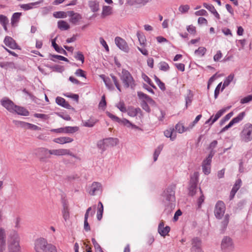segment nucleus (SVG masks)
Returning <instances> with one entry per match:
<instances>
[{"instance_id": "obj_1", "label": "nucleus", "mask_w": 252, "mask_h": 252, "mask_svg": "<svg viewBox=\"0 0 252 252\" xmlns=\"http://www.w3.org/2000/svg\"><path fill=\"white\" fill-rule=\"evenodd\" d=\"M175 187L170 186L167 188L163 192L162 201L165 205L173 209L175 207Z\"/></svg>"}, {"instance_id": "obj_2", "label": "nucleus", "mask_w": 252, "mask_h": 252, "mask_svg": "<svg viewBox=\"0 0 252 252\" xmlns=\"http://www.w3.org/2000/svg\"><path fill=\"white\" fill-rule=\"evenodd\" d=\"M20 237L17 232H12L8 237L7 252H21Z\"/></svg>"}, {"instance_id": "obj_3", "label": "nucleus", "mask_w": 252, "mask_h": 252, "mask_svg": "<svg viewBox=\"0 0 252 252\" xmlns=\"http://www.w3.org/2000/svg\"><path fill=\"white\" fill-rule=\"evenodd\" d=\"M120 78L122 81L124 86L127 88L130 87L133 89L135 86L134 80L130 72L125 69H123Z\"/></svg>"}, {"instance_id": "obj_4", "label": "nucleus", "mask_w": 252, "mask_h": 252, "mask_svg": "<svg viewBox=\"0 0 252 252\" xmlns=\"http://www.w3.org/2000/svg\"><path fill=\"white\" fill-rule=\"evenodd\" d=\"M242 141L249 142L252 140V124L247 123L244 125L242 130L240 133Z\"/></svg>"}, {"instance_id": "obj_5", "label": "nucleus", "mask_w": 252, "mask_h": 252, "mask_svg": "<svg viewBox=\"0 0 252 252\" xmlns=\"http://www.w3.org/2000/svg\"><path fill=\"white\" fill-rule=\"evenodd\" d=\"M221 250L223 252H231L234 248L232 240L229 237H224L221 243Z\"/></svg>"}, {"instance_id": "obj_6", "label": "nucleus", "mask_w": 252, "mask_h": 252, "mask_svg": "<svg viewBox=\"0 0 252 252\" xmlns=\"http://www.w3.org/2000/svg\"><path fill=\"white\" fill-rule=\"evenodd\" d=\"M225 211V205L222 201H218L216 204L214 214L218 219H220L224 215Z\"/></svg>"}, {"instance_id": "obj_7", "label": "nucleus", "mask_w": 252, "mask_h": 252, "mask_svg": "<svg viewBox=\"0 0 252 252\" xmlns=\"http://www.w3.org/2000/svg\"><path fill=\"white\" fill-rule=\"evenodd\" d=\"M47 241L44 238H40L34 242V249L36 252H44Z\"/></svg>"}, {"instance_id": "obj_8", "label": "nucleus", "mask_w": 252, "mask_h": 252, "mask_svg": "<svg viewBox=\"0 0 252 252\" xmlns=\"http://www.w3.org/2000/svg\"><path fill=\"white\" fill-rule=\"evenodd\" d=\"M33 154L40 158V160H43L45 158H49V150L44 148H38L35 149L33 151Z\"/></svg>"}, {"instance_id": "obj_9", "label": "nucleus", "mask_w": 252, "mask_h": 252, "mask_svg": "<svg viewBox=\"0 0 252 252\" xmlns=\"http://www.w3.org/2000/svg\"><path fill=\"white\" fill-rule=\"evenodd\" d=\"M95 212V206H94L93 207H90L88 208L86 211V212L85 214L84 217V229L86 231L90 230V227L88 222V219L89 216V214L91 216H93Z\"/></svg>"}, {"instance_id": "obj_10", "label": "nucleus", "mask_w": 252, "mask_h": 252, "mask_svg": "<svg viewBox=\"0 0 252 252\" xmlns=\"http://www.w3.org/2000/svg\"><path fill=\"white\" fill-rule=\"evenodd\" d=\"M245 116V113L244 112H242L238 114V115L235 118H233L229 123L224 126L221 130V132L227 130L228 128L231 127L233 125L235 124L238 123L241 121L243 120L244 116Z\"/></svg>"}, {"instance_id": "obj_11", "label": "nucleus", "mask_w": 252, "mask_h": 252, "mask_svg": "<svg viewBox=\"0 0 252 252\" xmlns=\"http://www.w3.org/2000/svg\"><path fill=\"white\" fill-rule=\"evenodd\" d=\"M115 42L117 47L121 50L125 52H128L129 47L126 41L120 37H116L115 39Z\"/></svg>"}, {"instance_id": "obj_12", "label": "nucleus", "mask_w": 252, "mask_h": 252, "mask_svg": "<svg viewBox=\"0 0 252 252\" xmlns=\"http://www.w3.org/2000/svg\"><path fill=\"white\" fill-rule=\"evenodd\" d=\"M6 248V233L3 227H0V252H3Z\"/></svg>"}, {"instance_id": "obj_13", "label": "nucleus", "mask_w": 252, "mask_h": 252, "mask_svg": "<svg viewBox=\"0 0 252 252\" xmlns=\"http://www.w3.org/2000/svg\"><path fill=\"white\" fill-rule=\"evenodd\" d=\"M1 105L8 111L11 113L14 112V109L15 107V105L11 100L8 98H4L1 100Z\"/></svg>"}, {"instance_id": "obj_14", "label": "nucleus", "mask_w": 252, "mask_h": 252, "mask_svg": "<svg viewBox=\"0 0 252 252\" xmlns=\"http://www.w3.org/2000/svg\"><path fill=\"white\" fill-rule=\"evenodd\" d=\"M101 184L97 182H93L89 188L88 192L91 195H94L98 191L101 189Z\"/></svg>"}, {"instance_id": "obj_15", "label": "nucleus", "mask_w": 252, "mask_h": 252, "mask_svg": "<svg viewBox=\"0 0 252 252\" xmlns=\"http://www.w3.org/2000/svg\"><path fill=\"white\" fill-rule=\"evenodd\" d=\"M67 13L68 16L70 17V22L74 25H76L82 18V16L80 14L75 13L73 11H68L67 12Z\"/></svg>"}, {"instance_id": "obj_16", "label": "nucleus", "mask_w": 252, "mask_h": 252, "mask_svg": "<svg viewBox=\"0 0 252 252\" xmlns=\"http://www.w3.org/2000/svg\"><path fill=\"white\" fill-rule=\"evenodd\" d=\"M137 95L139 99L142 100V102H148L149 104L153 105L155 104V102L151 97L141 92H138L137 93Z\"/></svg>"}, {"instance_id": "obj_17", "label": "nucleus", "mask_w": 252, "mask_h": 252, "mask_svg": "<svg viewBox=\"0 0 252 252\" xmlns=\"http://www.w3.org/2000/svg\"><path fill=\"white\" fill-rule=\"evenodd\" d=\"M170 228L168 226L164 227V222L161 221L159 223L158 227V231L162 236H166L170 231Z\"/></svg>"}, {"instance_id": "obj_18", "label": "nucleus", "mask_w": 252, "mask_h": 252, "mask_svg": "<svg viewBox=\"0 0 252 252\" xmlns=\"http://www.w3.org/2000/svg\"><path fill=\"white\" fill-rule=\"evenodd\" d=\"M4 44L9 48L15 49L18 48V45L15 41L10 36H6L4 40Z\"/></svg>"}, {"instance_id": "obj_19", "label": "nucleus", "mask_w": 252, "mask_h": 252, "mask_svg": "<svg viewBox=\"0 0 252 252\" xmlns=\"http://www.w3.org/2000/svg\"><path fill=\"white\" fill-rule=\"evenodd\" d=\"M53 141L54 142L58 144H64L72 142L73 141V139L69 137H61L55 138Z\"/></svg>"}, {"instance_id": "obj_20", "label": "nucleus", "mask_w": 252, "mask_h": 252, "mask_svg": "<svg viewBox=\"0 0 252 252\" xmlns=\"http://www.w3.org/2000/svg\"><path fill=\"white\" fill-rule=\"evenodd\" d=\"M165 136L170 138L171 141H174L176 138V133L173 128H170L164 132Z\"/></svg>"}, {"instance_id": "obj_21", "label": "nucleus", "mask_w": 252, "mask_h": 252, "mask_svg": "<svg viewBox=\"0 0 252 252\" xmlns=\"http://www.w3.org/2000/svg\"><path fill=\"white\" fill-rule=\"evenodd\" d=\"M56 103L62 107L67 108V109H71L72 108L71 106L69 104V103L65 101V100L61 97L58 96L56 98Z\"/></svg>"}, {"instance_id": "obj_22", "label": "nucleus", "mask_w": 252, "mask_h": 252, "mask_svg": "<svg viewBox=\"0 0 252 252\" xmlns=\"http://www.w3.org/2000/svg\"><path fill=\"white\" fill-rule=\"evenodd\" d=\"M22 14L20 12L14 13L11 17V24L12 27H16L19 22Z\"/></svg>"}, {"instance_id": "obj_23", "label": "nucleus", "mask_w": 252, "mask_h": 252, "mask_svg": "<svg viewBox=\"0 0 252 252\" xmlns=\"http://www.w3.org/2000/svg\"><path fill=\"white\" fill-rule=\"evenodd\" d=\"M140 111L141 109L139 108H135L132 106H129L127 109L126 112L129 116L134 117Z\"/></svg>"}, {"instance_id": "obj_24", "label": "nucleus", "mask_w": 252, "mask_h": 252, "mask_svg": "<svg viewBox=\"0 0 252 252\" xmlns=\"http://www.w3.org/2000/svg\"><path fill=\"white\" fill-rule=\"evenodd\" d=\"M14 112H16L19 115L25 116H28L29 114L28 111H27L26 109L17 105H15V107L14 109Z\"/></svg>"}, {"instance_id": "obj_25", "label": "nucleus", "mask_w": 252, "mask_h": 252, "mask_svg": "<svg viewBox=\"0 0 252 252\" xmlns=\"http://www.w3.org/2000/svg\"><path fill=\"white\" fill-rule=\"evenodd\" d=\"M65 155H69L78 160H80L81 159L79 157L73 154L69 150L66 149H60V156Z\"/></svg>"}, {"instance_id": "obj_26", "label": "nucleus", "mask_w": 252, "mask_h": 252, "mask_svg": "<svg viewBox=\"0 0 252 252\" xmlns=\"http://www.w3.org/2000/svg\"><path fill=\"white\" fill-rule=\"evenodd\" d=\"M230 107L229 106L226 108H223L219 110L216 113L214 118L213 119L212 122L210 124V125H213L215 122H216L223 115V114L226 111V110L229 109Z\"/></svg>"}, {"instance_id": "obj_27", "label": "nucleus", "mask_w": 252, "mask_h": 252, "mask_svg": "<svg viewBox=\"0 0 252 252\" xmlns=\"http://www.w3.org/2000/svg\"><path fill=\"white\" fill-rule=\"evenodd\" d=\"M106 142V146H114L117 145L119 143V140L116 138H108L105 139Z\"/></svg>"}, {"instance_id": "obj_28", "label": "nucleus", "mask_w": 252, "mask_h": 252, "mask_svg": "<svg viewBox=\"0 0 252 252\" xmlns=\"http://www.w3.org/2000/svg\"><path fill=\"white\" fill-rule=\"evenodd\" d=\"M215 154L214 151L211 150V152L208 156L202 162V165L211 166L212 159Z\"/></svg>"}, {"instance_id": "obj_29", "label": "nucleus", "mask_w": 252, "mask_h": 252, "mask_svg": "<svg viewBox=\"0 0 252 252\" xmlns=\"http://www.w3.org/2000/svg\"><path fill=\"white\" fill-rule=\"evenodd\" d=\"M234 78V74L231 73L225 78L221 88V91H222L226 87L228 86L230 84V83L233 81Z\"/></svg>"}, {"instance_id": "obj_30", "label": "nucleus", "mask_w": 252, "mask_h": 252, "mask_svg": "<svg viewBox=\"0 0 252 252\" xmlns=\"http://www.w3.org/2000/svg\"><path fill=\"white\" fill-rule=\"evenodd\" d=\"M100 77L103 79L106 87L110 90H113L114 89V87L113 84L111 82L110 78L108 77H105L104 75H101Z\"/></svg>"}, {"instance_id": "obj_31", "label": "nucleus", "mask_w": 252, "mask_h": 252, "mask_svg": "<svg viewBox=\"0 0 252 252\" xmlns=\"http://www.w3.org/2000/svg\"><path fill=\"white\" fill-rule=\"evenodd\" d=\"M103 213V206L102 203L99 201L98 203L97 211V219L98 220L102 219Z\"/></svg>"}, {"instance_id": "obj_32", "label": "nucleus", "mask_w": 252, "mask_h": 252, "mask_svg": "<svg viewBox=\"0 0 252 252\" xmlns=\"http://www.w3.org/2000/svg\"><path fill=\"white\" fill-rule=\"evenodd\" d=\"M58 27L61 30H67L70 28L69 25L66 21L63 20L58 21Z\"/></svg>"}, {"instance_id": "obj_33", "label": "nucleus", "mask_w": 252, "mask_h": 252, "mask_svg": "<svg viewBox=\"0 0 252 252\" xmlns=\"http://www.w3.org/2000/svg\"><path fill=\"white\" fill-rule=\"evenodd\" d=\"M112 8L110 6H103L102 8V11L101 13V16L105 17L107 16L110 15L112 14Z\"/></svg>"}, {"instance_id": "obj_34", "label": "nucleus", "mask_w": 252, "mask_h": 252, "mask_svg": "<svg viewBox=\"0 0 252 252\" xmlns=\"http://www.w3.org/2000/svg\"><path fill=\"white\" fill-rule=\"evenodd\" d=\"M22 126L26 127L28 128L33 129L34 130H40L41 128L36 125L25 122H20Z\"/></svg>"}, {"instance_id": "obj_35", "label": "nucleus", "mask_w": 252, "mask_h": 252, "mask_svg": "<svg viewBox=\"0 0 252 252\" xmlns=\"http://www.w3.org/2000/svg\"><path fill=\"white\" fill-rule=\"evenodd\" d=\"M229 215L228 214H226L220 223V228L221 230L224 231L226 229L229 222Z\"/></svg>"}, {"instance_id": "obj_36", "label": "nucleus", "mask_w": 252, "mask_h": 252, "mask_svg": "<svg viewBox=\"0 0 252 252\" xmlns=\"http://www.w3.org/2000/svg\"><path fill=\"white\" fill-rule=\"evenodd\" d=\"M56 38L52 41V44L55 50L59 53L66 55V51L61 47L59 46L55 42Z\"/></svg>"}, {"instance_id": "obj_37", "label": "nucleus", "mask_w": 252, "mask_h": 252, "mask_svg": "<svg viewBox=\"0 0 252 252\" xmlns=\"http://www.w3.org/2000/svg\"><path fill=\"white\" fill-rule=\"evenodd\" d=\"M198 182V173H194L193 175L190 178L189 186H192V188H196Z\"/></svg>"}, {"instance_id": "obj_38", "label": "nucleus", "mask_w": 252, "mask_h": 252, "mask_svg": "<svg viewBox=\"0 0 252 252\" xmlns=\"http://www.w3.org/2000/svg\"><path fill=\"white\" fill-rule=\"evenodd\" d=\"M79 130L78 126H65L63 127L64 133H73Z\"/></svg>"}, {"instance_id": "obj_39", "label": "nucleus", "mask_w": 252, "mask_h": 252, "mask_svg": "<svg viewBox=\"0 0 252 252\" xmlns=\"http://www.w3.org/2000/svg\"><path fill=\"white\" fill-rule=\"evenodd\" d=\"M14 66V63L12 62H0V67L3 68L5 69H7L8 68H12Z\"/></svg>"}, {"instance_id": "obj_40", "label": "nucleus", "mask_w": 252, "mask_h": 252, "mask_svg": "<svg viewBox=\"0 0 252 252\" xmlns=\"http://www.w3.org/2000/svg\"><path fill=\"white\" fill-rule=\"evenodd\" d=\"M89 5L93 12H96L99 10V3L96 1H91Z\"/></svg>"}, {"instance_id": "obj_41", "label": "nucleus", "mask_w": 252, "mask_h": 252, "mask_svg": "<svg viewBox=\"0 0 252 252\" xmlns=\"http://www.w3.org/2000/svg\"><path fill=\"white\" fill-rule=\"evenodd\" d=\"M206 49L204 47H200L194 51V54L200 57H203L206 52Z\"/></svg>"}, {"instance_id": "obj_42", "label": "nucleus", "mask_w": 252, "mask_h": 252, "mask_svg": "<svg viewBox=\"0 0 252 252\" xmlns=\"http://www.w3.org/2000/svg\"><path fill=\"white\" fill-rule=\"evenodd\" d=\"M44 252H57V250L55 246L47 242Z\"/></svg>"}, {"instance_id": "obj_43", "label": "nucleus", "mask_w": 252, "mask_h": 252, "mask_svg": "<svg viewBox=\"0 0 252 252\" xmlns=\"http://www.w3.org/2000/svg\"><path fill=\"white\" fill-rule=\"evenodd\" d=\"M137 36L140 45L145 46L146 42V39L145 35L139 32H137Z\"/></svg>"}, {"instance_id": "obj_44", "label": "nucleus", "mask_w": 252, "mask_h": 252, "mask_svg": "<svg viewBox=\"0 0 252 252\" xmlns=\"http://www.w3.org/2000/svg\"><path fill=\"white\" fill-rule=\"evenodd\" d=\"M163 149V145H160L158 146L155 150L154 153V161H156L158 159V157L161 151Z\"/></svg>"}, {"instance_id": "obj_45", "label": "nucleus", "mask_w": 252, "mask_h": 252, "mask_svg": "<svg viewBox=\"0 0 252 252\" xmlns=\"http://www.w3.org/2000/svg\"><path fill=\"white\" fill-rule=\"evenodd\" d=\"M39 2H32V3H28V4H23L21 5L20 7H21V8L24 9L25 10H28L32 9L34 5L39 4Z\"/></svg>"}, {"instance_id": "obj_46", "label": "nucleus", "mask_w": 252, "mask_h": 252, "mask_svg": "<svg viewBox=\"0 0 252 252\" xmlns=\"http://www.w3.org/2000/svg\"><path fill=\"white\" fill-rule=\"evenodd\" d=\"M67 13L63 11H57L53 13V16L56 18H65L67 16Z\"/></svg>"}, {"instance_id": "obj_47", "label": "nucleus", "mask_w": 252, "mask_h": 252, "mask_svg": "<svg viewBox=\"0 0 252 252\" xmlns=\"http://www.w3.org/2000/svg\"><path fill=\"white\" fill-rule=\"evenodd\" d=\"M116 107H117L122 112H126L127 111V108L123 101H121L119 103H117L116 104Z\"/></svg>"}, {"instance_id": "obj_48", "label": "nucleus", "mask_w": 252, "mask_h": 252, "mask_svg": "<svg viewBox=\"0 0 252 252\" xmlns=\"http://www.w3.org/2000/svg\"><path fill=\"white\" fill-rule=\"evenodd\" d=\"M96 119H90L84 123V126L86 127H93L96 123Z\"/></svg>"}, {"instance_id": "obj_49", "label": "nucleus", "mask_w": 252, "mask_h": 252, "mask_svg": "<svg viewBox=\"0 0 252 252\" xmlns=\"http://www.w3.org/2000/svg\"><path fill=\"white\" fill-rule=\"evenodd\" d=\"M159 68L162 71H166L169 70V66L167 63L165 62H161L159 63Z\"/></svg>"}, {"instance_id": "obj_50", "label": "nucleus", "mask_w": 252, "mask_h": 252, "mask_svg": "<svg viewBox=\"0 0 252 252\" xmlns=\"http://www.w3.org/2000/svg\"><path fill=\"white\" fill-rule=\"evenodd\" d=\"M118 123L126 126L127 127H130V125H131V123L125 118H123L122 119L119 118V120H118Z\"/></svg>"}, {"instance_id": "obj_51", "label": "nucleus", "mask_w": 252, "mask_h": 252, "mask_svg": "<svg viewBox=\"0 0 252 252\" xmlns=\"http://www.w3.org/2000/svg\"><path fill=\"white\" fill-rule=\"evenodd\" d=\"M97 146L99 149L102 150L103 151H105L107 148L105 139L99 141L97 142Z\"/></svg>"}, {"instance_id": "obj_52", "label": "nucleus", "mask_w": 252, "mask_h": 252, "mask_svg": "<svg viewBox=\"0 0 252 252\" xmlns=\"http://www.w3.org/2000/svg\"><path fill=\"white\" fill-rule=\"evenodd\" d=\"M175 129L180 133H182L185 131H187L186 127H184L181 124H177L175 126Z\"/></svg>"}, {"instance_id": "obj_53", "label": "nucleus", "mask_w": 252, "mask_h": 252, "mask_svg": "<svg viewBox=\"0 0 252 252\" xmlns=\"http://www.w3.org/2000/svg\"><path fill=\"white\" fill-rule=\"evenodd\" d=\"M242 184V181L241 179H239L237 180L235 182V183L233 186V187L232 189V190L237 192L238 189H240V188Z\"/></svg>"}, {"instance_id": "obj_54", "label": "nucleus", "mask_w": 252, "mask_h": 252, "mask_svg": "<svg viewBox=\"0 0 252 252\" xmlns=\"http://www.w3.org/2000/svg\"><path fill=\"white\" fill-rule=\"evenodd\" d=\"M92 241L93 244V245L94 246V247L95 248V252H103V251H102L100 246L97 243V242L96 241L95 239L94 238H93Z\"/></svg>"}, {"instance_id": "obj_55", "label": "nucleus", "mask_w": 252, "mask_h": 252, "mask_svg": "<svg viewBox=\"0 0 252 252\" xmlns=\"http://www.w3.org/2000/svg\"><path fill=\"white\" fill-rule=\"evenodd\" d=\"M192 247H196L197 249L199 248L200 246V240L197 238L192 239Z\"/></svg>"}, {"instance_id": "obj_56", "label": "nucleus", "mask_w": 252, "mask_h": 252, "mask_svg": "<svg viewBox=\"0 0 252 252\" xmlns=\"http://www.w3.org/2000/svg\"><path fill=\"white\" fill-rule=\"evenodd\" d=\"M189 9V6L188 5H182L179 7V10L182 13H185Z\"/></svg>"}, {"instance_id": "obj_57", "label": "nucleus", "mask_w": 252, "mask_h": 252, "mask_svg": "<svg viewBox=\"0 0 252 252\" xmlns=\"http://www.w3.org/2000/svg\"><path fill=\"white\" fill-rule=\"evenodd\" d=\"M106 105V102L105 100V96L103 95L102 96L101 100L98 104V107L99 108L104 110L105 108Z\"/></svg>"}, {"instance_id": "obj_58", "label": "nucleus", "mask_w": 252, "mask_h": 252, "mask_svg": "<svg viewBox=\"0 0 252 252\" xmlns=\"http://www.w3.org/2000/svg\"><path fill=\"white\" fill-rule=\"evenodd\" d=\"M142 78L143 79V80L145 82L148 83L151 86H152L154 88H156L155 86L152 83V81L150 79V78L147 75H146L145 74H143L142 75Z\"/></svg>"}, {"instance_id": "obj_59", "label": "nucleus", "mask_w": 252, "mask_h": 252, "mask_svg": "<svg viewBox=\"0 0 252 252\" xmlns=\"http://www.w3.org/2000/svg\"><path fill=\"white\" fill-rule=\"evenodd\" d=\"M203 6L210 11L212 14L216 10L215 7L212 4L204 3Z\"/></svg>"}, {"instance_id": "obj_60", "label": "nucleus", "mask_w": 252, "mask_h": 252, "mask_svg": "<svg viewBox=\"0 0 252 252\" xmlns=\"http://www.w3.org/2000/svg\"><path fill=\"white\" fill-rule=\"evenodd\" d=\"M75 58L77 60L81 61L82 63L84 62V57L83 54L80 52H77L75 55Z\"/></svg>"}, {"instance_id": "obj_61", "label": "nucleus", "mask_w": 252, "mask_h": 252, "mask_svg": "<svg viewBox=\"0 0 252 252\" xmlns=\"http://www.w3.org/2000/svg\"><path fill=\"white\" fill-rule=\"evenodd\" d=\"M148 103H149L147 102H141V106L145 111H146L148 113H150L151 112V109L148 106Z\"/></svg>"}, {"instance_id": "obj_62", "label": "nucleus", "mask_w": 252, "mask_h": 252, "mask_svg": "<svg viewBox=\"0 0 252 252\" xmlns=\"http://www.w3.org/2000/svg\"><path fill=\"white\" fill-rule=\"evenodd\" d=\"M187 30L188 32L191 34L195 35L196 33V28L192 25H189L188 26Z\"/></svg>"}, {"instance_id": "obj_63", "label": "nucleus", "mask_w": 252, "mask_h": 252, "mask_svg": "<svg viewBox=\"0 0 252 252\" xmlns=\"http://www.w3.org/2000/svg\"><path fill=\"white\" fill-rule=\"evenodd\" d=\"M252 100V94L248 95L247 96L241 99L240 102L242 104L248 103Z\"/></svg>"}, {"instance_id": "obj_64", "label": "nucleus", "mask_w": 252, "mask_h": 252, "mask_svg": "<svg viewBox=\"0 0 252 252\" xmlns=\"http://www.w3.org/2000/svg\"><path fill=\"white\" fill-rule=\"evenodd\" d=\"M203 173L205 175H208L211 171V166L202 165Z\"/></svg>"}]
</instances>
